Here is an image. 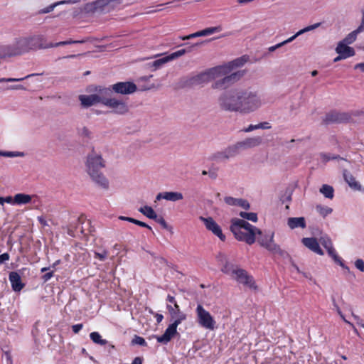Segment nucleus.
<instances>
[{
  "instance_id": "1",
  "label": "nucleus",
  "mask_w": 364,
  "mask_h": 364,
  "mask_svg": "<svg viewBox=\"0 0 364 364\" xmlns=\"http://www.w3.org/2000/svg\"><path fill=\"white\" fill-rule=\"evenodd\" d=\"M219 107L225 112L249 114L263 105L259 92L252 87H235L223 92L218 97Z\"/></svg>"
},
{
  "instance_id": "2",
  "label": "nucleus",
  "mask_w": 364,
  "mask_h": 364,
  "mask_svg": "<svg viewBox=\"0 0 364 364\" xmlns=\"http://www.w3.org/2000/svg\"><path fill=\"white\" fill-rule=\"evenodd\" d=\"M243 64V60L238 58L228 64L215 67L207 72L200 73L194 77L193 80L196 83H202L222 77L216 80L212 85V87L219 90L225 89L239 80L244 75V71H237L231 73L234 68L242 66Z\"/></svg>"
},
{
  "instance_id": "3",
  "label": "nucleus",
  "mask_w": 364,
  "mask_h": 364,
  "mask_svg": "<svg viewBox=\"0 0 364 364\" xmlns=\"http://www.w3.org/2000/svg\"><path fill=\"white\" fill-rule=\"evenodd\" d=\"M42 40L43 35L40 34L17 37L11 43L0 47V56L13 58L41 50Z\"/></svg>"
},
{
  "instance_id": "4",
  "label": "nucleus",
  "mask_w": 364,
  "mask_h": 364,
  "mask_svg": "<svg viewBox=\"0 0 364 364\" xmlns=\"http://www.w3.org/2000/svg\"><path fill=\"white\" fill-rule=\"evenodd\" d=\"M85 166L86 172L92 182L99 188L108 190L109 181L102 171L105 166V161L102 159V155L94 151L90 153L86 159Z\"/></svg>"
},
{
  "instance_id": "5",
  "label": "nucleus",
  "mask_w": 364,
  "mask_h": 364,
  "mask_svg": "<svg viewBox=\"0 0 364 364\" xmlns=\"http://www.w3.org/2000/svg\"><path fill=\"white\" fill-rule=\"evenodd\" d=\"M231 223L230 230L235 238L245 242L248 245H252L255 242L257 235H262V231L259 229L242 219L233 218Z\"/></svg>"
},
{
  "instance_id": "6",
  "label": "nucleus",
  "mask_w": 364,
  "mask_h": 364,
  "mask_svg": "<svg viewBox=\"0 0 364 364\" xmlns=\"http://www.w3.org/2000/svg\"><path fill=\"white\" fill-rule=\"evenodd\" d=\"M223 272L231 277L237 283L244 285L252 290H257V287L255 284L253 277L247 272L235 264H228L223 269Z\"/></svg>"
},
{
  "instance_id": "7",
  "label": "nucleus",
  "mask_w": 364,
  "mask_h": 364,
  "mask_svg": "<svg viewBox=\"0 0 364 364\" xmlns=\"http://www.w3.org/2000/svg\"><path fill=\"white\" fill-rule=\"evenodd\" d=\"M103 105L109 108L114 114L126 115L129 112V107L125 100L112 95H105Z\"/></svg>"
},
{
  "instance_id": "8",
  "label": "nucleus",
  "mask_w": 364,
  "mask_h": 364,
  "mask_svg": "<svg viewBox=\"0 0 364 364\" xmlns=\"http://www.w3.org/2000/svg\"><path fill=\"white\" fill-rule=\"evenodd\" d=\"M96 93L85 95H81L79 96V100L82 107H89L95 104L101 103L103 105L105 95H109V90L105 89V87H99L95 90Z\"/></svg>"
},
{
  "instance_id": "9",
  "label": "nucleus",
  "mask_w": 364,
  "mask_h": 364,
  "mask_svg": "<svg viewBox=\"0 0 364 364\" xmlns=\"http://www.w3.org/2000/svg\"><path fill=\"white\" fill-rule=\"evenodd\" d=\"M196 313L198 323L205 329L213 331L215 328V321L211 314L201 304H198Z\"/></svg>"
},
{
  "instance_id": "10",
  "label": "nucleus",
  "mask_w": 364,
  "mask_h": 364,
  "mask_svg": "<svg viewBox=\"0 0 364 364\" xmlns=\"http://www.w3.org/2000/svg\"><path fill=\"white\" fill-rule=\"evenodd\" d=\"M105 89L109 90V95H112L113 92L126 95L134 93L137 87L132 82H119Z\"/></svg>"
},
{
  "instance_id": "11",
  "label": "nucleus",
  "mask_w": 364,
  "mask_h": 364,
  "mask_svg": "<svg viewBox=\"0 0 364 364\" xmlns=\"http://www.w3.org/2000/svg\"><path fill=\"white\" fill-rule=\"evenodd\" d=\"M351 114L333 110L326 114L323 119V122L325 124H328L333 123H346L351 121Z\"/></svg>"
},
{
  "instance_id": "12",
  "label": "nucleus",
  "mask_w": 364,
  "mask_h": 364,
  "mask_svg": "<svg viewBox=\"0 0 364 364\" xmlns=\"http://www.w3.org/2000/svg\"><path fill=\"white\" fill-rule=\"evenodd\" d=\"M261 246L274 254H282V250L279 246L274 242V233L265 235L257 239Z\"/></svg>"
},
{
  "instance_id": "13",
  "label": "nucleus",
  "mask_w": 364,
  "mask_h": 364,
  "mask_svg": "<svg viewBox=\"0 0 364 364\" xmlns=\"http://www.w3.org/2000/svg\"><path fill=\"white\" fill-rule=\"evenodd\" d=\"M109 4L107 0H95L85 4L82 11L85 14L103 13Z\"/></svg>"
},
{
  "instance_id": "14",
  "label": "nucleus",
  "mask_w": 364,
  "mask_h": 364,
  "mask_svg": "<svg viewBox=\"0 0 364 364\" xmlns=\"http://www.w3.org/2000/svg\"><path fill=\"white\" fill-rule=\"evenodd\" d=\"M184 320L183 316L181 315L176 321H174L173 323L168 326V327L165 331L164 333L157 337V341L159 343H168L171 338L176 333L177 326L181 323L182 321Z\"/></svg>"
},
{
  "instance_id": "15",
  "label": "nucleus",
  "mask_w": 364,
  "mask_h": 364,
  "mask_svg": "<svg viewBox=\"0 0 364 364\" xmlns=\"http://www.w3.org/2000/svg\"><path fill=\"white\" fill-rule=\"evenodd\" d=\"M200 220L203 222L207 230L212 232L213 234L218 237L222 241L225 240V236L223 233L220 227L211 217H200Z\"/></svg>"
},
{
  "instance_id": "16",
  "label": "nucleus",
  "mask_w": 364,
  "mask_h": 364,
  "mask_svg": "<svg viewBox=\"0 0 364 364\" xmlns=\"http://www.w3.org/2000/svg\"><path fill=\"white\" fill-rule=\"evenodd\" d=\"M222 31V27L220 26L215 27H209L206 28L203 30L197 31L196 33H191L188 36L181 37V39L183 41L189 40L197 37H202L211 35L214 33L220 32Z\"/></svg>"
},
{
  "instance_id": "17",
  "label": "nucleus",
  "mask_w": 364,
  "mask_h": 364,
  "mask_svg": "<svg viewBox=\"0 0 364 364\" xmlns=\"http://www.w3.org/2000/svg\"><path fill=\"white\" fill-rule=\"evenodd\" d=\"M237 143L240 150H245L259 146L262 143V139L260 136L249 137Z\"/></svg>"
},
{
  "instance_id": "18",
  "label": "nucleus",
  "mask_w": 364,
  "mask_h": 364,
  "mask_svg": "<svg viewBox=\"0 0 364 364\" xmlns=\"http://www.w3.org/2000/svg\"><path fill=\"white\" fill-rule=\"evenodd\" d=\"M303 245L311 250L312 252L323 255V252L321 249L319 244L316 238L314 237H304L301 240Z\"/></svg>"
},
{
  "instance_id": "19",
  "label": "nucleus",
  "mask_w": 364,
  "mask_h": 364,
  "mask_svg": "<svg viewBox=\"0 0 364 364\" xmlns=\"http://www.w3.org/2000/svg\"><path fill=\"white\" fill-rule=\"evenodd\" d=\"M12 289L14 291H20L25 286L21 281L20 274L16 272H11L9 276Z\"/></svg>"
},
{
  "instance_id": "20",
  "label": "nucleus",
  "mask_w": 364,
  "mask_h": 364,
  "mask_svg": "<svg viewBox=\"0 0 364 364\" xmlns=\"http://www.w3.org/2000/svg\"><path fill=\"white\" fill-rule=\"evenodd\" d=\"M162 198L165 199L166 200L175 202V201L182 200L183 198V196L180 192H173V191L163 192V193H159V194H157V196L156 197V200H159Z\"/></svg>"
},
{
  "instance_id": "21",
  "label": "nucleus",
  "mask_w": 364,
  "mask_h": 364,
  "mask_svg": "<svg viewBox=\"0 0 364 364\" xmlns=\"http://www.w3.org/2000/svg\"><path fill=\"white\" fill-rule=\"evenodd\" d=\"M336 52L339 55L345 56L346 58L355 55L354 49L342 42L338 43Z\"/></svg>"
},
{
  "instance_id": "22",
  "label": "nucleus",
  "mask_w": 364,
  "mask_h": 364,
  "mask_svg": "<svg viewBox=\"0 0 364 364\" xmlns=\"http://www.w3.org/2000/svg\"><path fill=\"white\" fill-rule=\"evenodd\" d=\"M343 177L348 186L355 191H360L361 185L356 181L355 178L347 170L343 171Z\"/></svg>"
},
{
  "instance_id": "23",
  "label": "nucleus",
  "mask_w": 364,
  "mask_h": 364,
  "mask_svg": "<svg viewBox=\"0 0 364 364\" xmlns=\"http://www.w3.org/2000/svg\"><path fill=\"white\" fill-rule=\"evenodd\" d=\"M287 225L291 229L297 228H305L306 221L304 217L299 218H289L287 220Z\"/></svg>"
},
{
  "instance_id": "24",
  "label": "nucleus",
  "mask_w": 364,
  "mask_h": 364,
  "mask_svg": "<svg viewBox=\"0 0 364 364\" xmlns=\"http://www.w3.org/2000/svg\"><path fill=\"white\" fill-rule=\"evenodd\" d=\"M328 253V255L333 258L335 262L338 263L341 267L346 269L348 272H350V269L348 267H346L341 258L337 255L333 247V244H331L329 246L325 247Z\"/></svg>"
},
{
  "instance_id": "25",
  "label": "nucleus",
  "mask_w": 364,
  "mask_h": 364,
  "mask_svg": "<svg viewBox=\"0 0 364 364\" xmlns=\"http://www.w3.org/2000/svg\"><path fill=\"white\" fill-rule=\"evenodd\" d=\"M328 253V255L333 258L335 262L338 263L341 267L346 269L348 272H350V269L348 267H346L341 258L337 255L333 247V244H331L329 246L325 247Z\"/></svg>"
},
{
  "instance_id": "26",
  "label": "nucleus",
  "mask_w": 364,
  "mask_h": 364,
  "mask_svg": "<svg viewBox=\"0 0 364 364\" xmlns=\"http://www.w3.org/2000/svg\"><path fill=\"white\" fill-rule=\"evenodd\" d=\"M328 253V255L333 258L335 262L338 263L341 267L346 269L348 272H350V269L348 267H346L341 258L337 255L333 247V244H331L329 246L325 247Z\"/></svg>"
},
{
  "instance_id": "27",
  "label": "nucleus",
  "mask_w": 364,
  "mask_h": 364,
  "mask_svg": "<svg viewBox=\"0 0 364 364\" xmlns=\"http://www.w3.org/2000/svg\"><path fill=\"white\" fill-rule=\"evenodd\" d=\"M32 196L25 193H17L14 196V205H24L30 203Z\"/></svg>"
},
{
  "instance_id": "28",
  "label": "nucleus",
  "mask_w": 364,
  "mask_h": 364,
  "mask_svg": "<svg viewBox=\"0 0 364 364\" xmlns=\"http://www.w3.org/2000/svg\"><path fill=\"white\" fill-rule=\"evenodd\" d=\"M223 150L225 151V154L226 156L228 161L230 159L234 158L237 155H238L240 153V151L237 143L230 145V146H227L225 149H224Z\"/></svg>"
},
{
  "instance_id": "29",
  "label": "nucleus",
  "mask_w": 364,
  "mask_h": 364,
  "mask_svg": "<svg viewBox=\"0 0 364 364\" xmlns=\"http://www.w3.org/2000/svg\"><path fill=\"white\" fill-rule=\"evenodd\" d=\"M167 309L174 321H176L177 318L181 316H183L184 320L186 319V314H184L183 312L181 311L179 306L177 304V303H175L174 306H171V305H167Z\"/></svg>"
},
{
  "instance_id": "30",
  "label": "nucleus",
  "mask_w": 364,
  "mask_h": 364,
  "mask_svg": "<svg viewBox=\"0 0 364 364\" xmlns=\"http://www.w3.org/2000/svg\"><path fill=\"white\" fill-rule=\"evenodd\" d=\"M209 160L216 163H222L228 161L223 149L213 153L209 156Z\"/></svg>"
},
{
  "instance_id": "31",
  "label": "nucleus",
  "mask_w": 364,
  "mask_h": 364,
  "mask_svg": "<svg viewBox=\"0 0 364 364\" xmlns=\"http://www.w3.org/2000/svg\"><path fill=\"white\" fill-rule=\"evenodd\" d=\"M139 211L150 219L154 220V219H156V218H157L156 213L153 210V208L150 206L145 205L144 207H141L139 209Z\"/></svg>"
},
{
  "instance_id": "32",
  "label": "nucleus",
  "mask_w": 364,
  "mask_h": 364,
  "mask_svg": "<svg viewBox=\"0 0 364 364\" xmlns=\"http://www.w3.org/2000/svg\"><path fill=\"white\" fill-rule=\"evenodd\" d=\"M320 192L326 197L330 199L333 198L334 190L332 186L324 184L320 188Z\"/></svg>"
},
{
  "instance_id": "33",
  "label": "nucleus",
  "mask_w": 364,
  "mask_h": 364,
  "mask_svg": "<svg viewBox=\"0 0 364 364\" xmlns=\"http://www.w3.org/2000/svg\"><path fill=\"white\" fill-rule=\"evenodd\" d=\"M42 47L41 49H48L51 48L58 47L60 46H65L67 45L66 41H60L56 43H47L46 39L44 36H43V40H42Z\"/></svg>"
},
{
  "instance_id": "34",
  "label": "nucleus",
  "mask_w": 364,
  "mask_h": 364,
  "mask_svg": "<svg viewBox=\"0 0 364 364\" xmlns=\"http://www.w3.org/2000/svg\"><path fill=\"white\" fill-rule=\"evenodd\" d=\"M91 340L97 344L105 346L107 343V341L105 339H102L101 336L97 332H92L90 334Z\"/></svg>"
},
{
  "instance_id": "35",
  "label": "nucleus",
  "mask_w": 364,
  "mask_h": 364,
  "mask_svg": "<svg viewBox=\"0 0 364 364\" xmlns=\"http://www.w3.org/2000/svg\"><path fill=\"white\" fill-rule=\"evenodd\" d=\"M24 153L21 151H4L0 150V156L4 157H23Z\"/></svg>"
},
{
  "instance_id": "36",
  "label": "nucleus",
  "mask_w": 364,
  "mask_h": 364,
  "mask_svg": "<svg viewBox=\"0 0 364 364\" xmlns=\"http://www.w3.org/2000/svg\"><path fill=\"white\" fill-rule=\"evenodd\" d=\"M217 259L220 264H221L223 267L221 268V271L223 272V269L226 267L228 264H232V263L229 262L228 260V257L225 255L223 253H219L217 255Z\"/></svg>"
},
{
  "instance_id": "37",
  "label": "nucleus",
  "mask_w": 364,
  "mask_h": 364,
  "mask_svg": "<svg viewBox=\"0 0 364 364\" xmlns=\"http://www.w3.org/2000/svg\"><path fill=\"white\" fill-rule=\"evenodd\" d=\"M317 212L322 215L323 217H326L332 212V208L327 206H322L321 205H318L316 207Z\"/></svg>"
},
{
  "instance_id": "38",
  "label": "nucleus",
  "mask_w": 364,
  "mask_h": 364,
  "mask_svg": "<svg viewBox=\"0 0 364 364\" xmlns=\"http://www.w3.org/2000/svg\"><path fill=\"white\" fill-rule=\"evenodd\" d=\"M240 216L246 220L257 222V215L255 213H246V212H240Z\"/></svg>"
},
{
  "instance_id": "39",
  "label": "nucleus",
  "mask_w": 364,
  "mask_h": 364,
  "mask_svg": "<svg viewBox=\"0 0 364 364\" xmlns=\"http://www.w3.org/2000/svg\"><path fill=\"white\" fill-rule=\"evenodd\" d=\"M38 75V74H31V75L26 76L25 77H21V78H12V77L5 78V77H3V78H0V82H19V81L23 80L26 78H28L32 76H35V75Z\"/></svg>"
},
{
  "instance_id": "40",
  "label": "nucleus",
  "mask_w": 364,
  "mask_h": 364,
  "mask_svg": "<svg viewBox=\"0 0 364 364\" xmlns=\"http://www.w3.org/2000/svg\"><path fill=\"white\" fill-rule=\"evenodd\" d=\"M168 61H169L168 58V56H166L165 58H162L158 59L156 60H154L151 63V66L154 68V70H156L157 68H160L161 66H162L164 64L168 63Z\"/></svg>"
},
{
  "instance_id": "41",
  "label": "nucleus",
  "mask_w": 364,
  "mask_h": 364,
  "mask_svg": "<svg viewBox=\"0 0 364 364\" xmlns=\"http://www.w3.org/2000/svg\"><path fill=\"white\" fill-rule=\"evenodd\" d=\"M77 133L80 136L85 138H90L91 137V132L86 127H79L77 129Z\"/></svg>"
},
{
  "instance_id": "42",
  "label": "nucleus",
  "mask_w": 364,
  "mask_h": 364,
  "mask_svg": "<svg viewBox=\"0 0 364 364\" xmlns=\"http://www.w3.org/2000/svg\"><path fill=\"white\" fill-rule=\"evenodd\" d=\"M357 38V36L355 33L352 31L348 35L346 36V38L341 41V42L344 43L345 44H351L353 43Z\"/></svg>"
},
{
  "instance_id": "43",
  "label": "nucleus",
  "mask_w": 364,
  "mask_h": 364,
  "mask_svg": "<svg viewBox=\"0 0 364 364\" xmlns=\"http://www.w3.org/2000/svg\"><path fill=\"white\" fill-rule=\"evenodd\" d=\"M240 198H235L231 196L225 197L224 201L226 204L232 206H238L239 200Z\"/></svg>"
},
{
  "instance_id": "44",
  "label": "nucleus",
  "mask_w": 364,
  "mask_h": 364,
  "mask_svg": "<svg viewBox=\"0 0 364 364\" xmlns=\"http://www.w3.org/2000/svg\"><path fill=\"white\" fill-rule=\"evenodd\" d=\"M186 53H187L186 49L178 50L171 53V55H168V58L169 61H171L173 59H176L178 57L183 55Z\"/></svg>"
},
{
  "instance_id": "45",
  "label": "nucleus",
  "mask_w": 364,
  "mask_h": 364,
  "mask_svg": "<svg viewBox=\"0 0 364 364\" xmlns=\"http://www.w3.org/2000/svg\"><path fill=\"white\" fill-rule=\"evenodd\" d=\"M321 23H316L313 25L308 26L301 30L299 31V34H303L304 33L313 31L321 26Z\"/></svg>"
},
{
  "instance_id": "46",
  "label": "nucleus",
  "mask_w": 364,
  "mask_h": 364,
  "mask_svg": "<svg viewBox=\"0 0 364 364\" xmlns=\"http://www.w3.org/2000/svg\"><path fill=\"white\" fill-rule=\"evenodd\" d=\"M321 23H316L313 25L308 26L301 30L299 31V34H303L304 33L313 31L321 26Z\"/></svg>"
},
{
  "instance_id": "47",
  "label": "nucleus",
  "mask_w": 364,
  "mask_h": 364,
  "mask_svg": "<svg viewBox=\"0 0 364 364\" xmlns=\"http://www.w3.org/2000/svg\"><path fill=\"white\" fill-rule=\"evenodd\" d=\"M55 5L54 4H51L50 5H48V6L45 7V8H43L41 9H39L38 11H37V14L38 15H43V14H48V13H50L52 12L54 9H55Z\"/></svg>"
},
{
  "instance_id": "48",
  "label": "nucleus",
  "mask_w": 364,
  "mask_h": 364,
  "mask_svg": "<svg viewBox=\"0 0 364 364\" xmlns=\"http://www.w3.org/2000/svg\"><path fill=\"white\" fill-rule=\"evenodd\" d=\"M132 343L134 345H139L142 346H146V342L145 340L139 336H134V338L132 341Z\"/></svg>"
},
{
  "instance_id": "49",
  "label": "nucleus",
  "mask_w": 364,
  "mask_h": 364,
  "mask_svg": "<svg viewBox=\"0 0 364 364\" xmlns=\"http://www.w3.org/2000/svg\"><path fill=\"white\" fill-rule=\"evenodd\" d=\"M320 243L324 247H326L332 244L331 240L328 236H321L319 239Z\"/></svg>"
},
{
  "instance_id": "50",
  "label": "nucleus",
  "mask_w": 364,
  "mask_h": 364,
  "mask_svg": "<svg viewBox=\"0 0 364 364\" xmlns=\"http://www.w3.org/2000/svg\"><path fill=\"white\" fill-rule=\"evenodd\" d=\"M108 255V252L104 250L102 253L95 252V257L99 259L101 261H104Z\"/></svg>"
},
{
  "instance_id": "51",
  "label": "nucleus",
  "mask_w": 364,
  "mask_h": 364,
  "mask_svg": "<svg viewBox=\"0 0 364 364\" xmlns=\"http://www.w3.org/2000/svg\"><path fill=\"white\" fill-rule=\"evenodd\" d=\"M238 206L244 208L245 210H248L250 208V203L247 200L240 198L239 200Z\"/></svg>"
},
{
  "instance_id": "52",
  "label": "nucleus",
  "mask_w": 364,
  "mask_h": 364,
  "mask_svg": "<svg viewBox=\"0 0 364 364\" xmlns=\"http://www.w3.org/2000/svg\"><path fill=\"white\" fill-rule=\"evenodd\" d=\"M158 223H159L164 229L169 230V227L168 224L166 223V220L162 218H156V219H154Z\"/></svg>"
},
{
  "instance_id": "53",
  "label": "nucleus",
  "mask_w": 364,
  "mask_h": 364,
  "mask_svg": "<svg viewBox=\"0 0 364 364\" xmlns=\"http://www.w3.org/2000/svg\"><path fill=\"white\" fill-rule=\"evenodd\" d=\"M355 266L356 268H358L360 271L364 272V262L361 259H358L355 262Z\"/></svg>"
},
{
  "instance_id": "54",
  "label": "nucleus",
  "mask_w": 364,
  "mask_h": 364,
  "mask_svg": "<svg viewBox=\"0 0 364 364\" xmlns=\"http://www.w3.org/2000/svg\"><path fill=\"white\" fill-rule=\"evenodd\" d=\"M364 31V17L362 16L360 25L353 31L356 36Z\"/></svg>"
},
{
  "instance_id": "55",
  "label": "nucleus",
  "mask_w": 364,
  "mask_h": 364,
  "mask_svg": "<svg viewBox=\"0 0 364 364\" xmlns=\"http://www.w3.org/2000/svg\"><path fill=\"white\" fill-rule=\"evenodd\" d=\"M4 202H6L7 203L14 204V197H11V196H7L6 198L0 197V204L3 205Z\"/></svg>"
},
{
  "instance_id": "56",
  "label": "nucleus",
  "mask_w": 364,
  "mask_h": 364,
  "mask_svg": "<svg viewBox=\"0 0 364 364\" xmlns=\"http://www.w3.org/2000/svg\"><path fill=\"white\" fill-rule=\"evenodd\" d=\"M301 34H299V31L296 32L294 36H292L291 37L289 38L288 39L281 42L282 46H284L289 43H291L296 38H297L298 36H299Z\"/></svg>"
},
{
  "instance_id": "57",
  "label": "nucleus",
  "mask_w": 364,
  "mask_h": 364,
  "mask_svg": "<svg viewBox=\"0 0 364 364\" xmlns=\"http://www.w3.org/2000/svg\"><path fill=\"white\" fill-rule=\"evenodd\" d=\"M352 316L356 321L357 324H358L359 326H362L364 328L363 320L360 318L358 316L354 314L353 313H352Z\"/></svg>"
},
{
  "instance_id": "58",
  "label": "nucleus",
  "mask_w": 364,
  "mask_h": 364,
  "mask_svg": "<svg viewBox=\"0 0 364 364\" xmlns=\"http://www.w3.org/2000/svg\"><path fill=\"white\" fill-rule=\"evenodd\" d=\"M134 224L151 230V228L144 222L134 219Z\"/></svg>"
},
{
  "instance_id": "59",
  "label": "nucleus",
  "mask_w": 364,
  "mask_h": 364,
  "mask_svg": "<svg viewBox=\"0 0 364 364\" xmlns=\"http://www.w3.org/2000/svg\"><path fill=\"white\" fill-rule=\"evenodd\" d=\"M259 127L258 124H255V125L250 124L247 128H245L243 131L245 132H250L253 130L258 129L259 127Z\"/></svg>"
},
{
  "instance_id": "60",
  "label": "nucleus",
  "mask_w": 364,
  "mask_h": 364,
  "mask_svg": "<svg viewBox=\"0 0 364 364\" xmlns=\"http://www.w3.org/2000/svg\"><path fill=\"white\" fill-rule=\"evenodd\" d=\"M82 324H75L72 326L73 331L75 333H77L82 328Z\"/></svg>"
},
{
  "instance_id": "61",
  "label": "nucleus",
  "mask_w": 364,
  "mask_h": 364,
  "mask_svg": "<svg viewBox=\"0 0 364 364\" xmlns=\"http://www.w3.org/2000/svg\"><path fill=\"white\" fill-rule=\"evenodd\" d=\"M9 259V255L8 253H4L0 255V263H4Z\"/></svg>"
},
{
  "instance_id": "62",
  "label": "nucleus",
  "mask_w": 364,
  "mask_h": 364,
  "mask_svg": "<svg viewBox=\"0 0 364 364\" xmlns=\"http://www.w3.org/2000/svg\"><path fill=\"white\" fill-rule=\"evenodd\" d=\"M259 125V129H270L271 128V126H269V124L268 122H261V123H259L258 124Z\"/></svg>"
},
{
  "instance_id": "63",
  "label": "nucleus",
  "mask_w": 364,
  "mask_h": 364,
  "mask_svg": "<svg viewBox=\"0 0 364 364\" xmlns=\"http://www.w3.org/2000/svg\"><path fill=\"white\" fill-rule=\"evenodd\" d=\"M203 43H204V41H202V42H199V43H194V44L191 45V46H190L186 49L187 53L192 51V50H193V48H195L196 47H197V46H200L203 45Z\"/></svg>"
},
{
  "instance_id": "64",
  "label": "nucleus",
  "mask_w": 364,
  "mask_h": 364,
  "mask_svg": "<svg viewBox=\"0 0 364 364\" xmlns=\"http://www.w3.org/2000/svg\"><path fill=\"white\" fill-rule=\"evenodd\" d=\"M354 69L355 70L359 69L362 72L364 73V61L363 63H358V64L355 65Z\"/></svg>"
}]
</instances>
